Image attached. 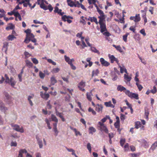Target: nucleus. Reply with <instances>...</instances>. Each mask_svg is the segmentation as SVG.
Listing matches in <instances>:
<instances>
[{"instance_id":"nucleus-32","label":"nucleus","mask_w":157,"mask_h":157,"mask_svg":"<svg viewBox=\"0 0 157 157\" xmlns=\"http://www.w3.org/2000/svg\"><path fill=\"white\" fill-rule=\"evenodd\" d=\"M124 77L125 80V82H129L130 81L131 79V77L129 76L128 75L124 74Z\"/></svg>"},{"instance_id":"nucleus-3","label":"nucleus","mask_w":157,"mask_h":157,"mask_svg":"<svg viewBox=\"0 0 157 157\" xmlns=\"http://www.w3.org/2000/svg\"><path fill=\"white\" fill-rule=\"evenodd\" d=\"M11 126L13 128V129L17 131L23 133L24 132V130L23 127H20V126L17 124H11Z\"/></svg>"},{"instance_id":"nucleus-62","label":"nucleus","mask_w":157,"mask_h":157,"mask_svg":"<svg viewBox=\"0 0 157 157\" xmlns=\"http://www.w3.org/2000/svg\"><path fill=\"white\" fill-rule=\"evenodd\" d=\"M39 76L41 78H43L45 76V75L43 73L40 71L39 72Z\"/></svg>"},{"instance_id":"nucleus-55","label":"nucleus","mask_w":157,"mask_h":157,"mask_svg":"<svg viewBox=\"0 0 157 157\" xmlns=\"http://www.w3.org/2000/svg\"><path fill=\"white\" fill-rule=\"evenodd\" d=\"M50 100H49L47 102V108L48 109H52V106L50 104Z\"/></svg>"},{"instance_id":"nucleus-35","label":"nucleus","mask_w":157,"mask_h":157,"mask_svg":"<svg viewBox=\"0 0 157 157\" xmlns=\"http://www.w3.org/2000/svg\"><path fill=\"white\" fill-rule=\"evenodd\" d=\"M98 18L100 19V20L99 22H98V23H99L100 25L102 24H105L103 22V20L105 19L106 17L102 18L101 17H98Z\"/></svg>"},{"instance_id":"nucleus-12","label":"nucleus","mask_w":157,"mask_h":157,"mask_svg":"<svg viewBox=\"0 0 157 157\" xmlns=\"http://www.w3.org/2000/svg\"><path fill=\"white\" fill-rule=\"evenodd\" d=\"M34 97V95L33 94H32L31 95L29 96L28 97V100L29 102L30 105L31 106H33V104L32 102V99Z\"/></svg>"},{"instance_id":"nucleus-21","label":"nucleus","mask_w":157,"mask_h":157,"mask_svg":"<svg viewBox=\"0 0 157 157\" xmlns=\"http://www.w3.org/2000/svg\"><path fill=\"white\" fill-rule=\"evenodd\" d=\"M119 67L120 68V72L121 73H123L124 71L126 73L128 74L127 70L124 66L121 67L120 65H119Z\"/></svg>"},{"instance_id":"nucleus-63","label":"nucleus","mask_w":157,"mask_h":157,"mask_svg":"<svg viewBox=\"0 0 157 157\" xmlns=\"http://www.w3.org/2000/svg\"><path fill=\"white\" fill-rule=\"evenodd\" d=\"M82 45H81L82 48H84L85 47H86L87 45L86 44L84 40H82Z\"/></svg>"},{"instance_id":"nucleus-57","label":"nucleus","mask_w":157,"mask_h":157,"mask_svg":"<svg viewBox=\"0 0 157 157\" xmlns=\"http://www.w3.org/2000/svg\"><path fill=\"white\" fill-rule=\"evenodd\" d=\"M157 92V89L155 86H153V89L151 90V92L154 94L155 93Z\"/></svg>"},{"instance_id":"nucleus-25","label":"nucleus","mask_w":157,"mask_h":157,"mask_svg":"<svg viewBox=\"0 0 157 157\" xmlns=\"http://www.w3.org/2000/svg\"><path fill=\"white\" fill-rule=\"evenodd\" d=\"M90 50L93 52L97 53L98 54H100L99 51L94 47H90Z\"/></svg>"},{"instance_id":"nucleus-23","label":"nucleus","mask_w":157,"mask_h":157,"mask_svg":"<svg viewBox=\"0 0 157 157\" xmlns=\"http://www.w3.org/2000/svg\"><path fill=\"white\" fill-rule=\"evenodd\" d=\"M41 96L42 98L47 100L49 97V95L48 94H41Z\"/></svg>"},{"instance_id":"nucleus-2","label":"nucleus","mask_w":157,"mask_h":157,"mask_svg":"<svg viewBox=\"0 0 157 157\" xmlns=\"http://www.w3.org/2000/svg\"><path fill=\"white\" fill-rule=\"evenodd\" d=\"M124 93L131 98H134L136 99H138L139 98L137 94L131 92L129 90H126L124 92Z\"/></svg>"},{"instance_id":"nucleus-51","label":"nucleus","mask_w":157,"mask_h":157,"mask_svg":"<svg viewBox=\"0 0 157 157\" xmlns=\"http://www.w3.org/2000/svg\"><path fill=\"white\" fill-rule=\"evenodd\" d=\"M47 60L48 63H52V65H56V63L53 61L52 59H47Z\"/></svg>"},{"instance_id":"nucleus-5","label":"nucleus","mask_w":157,"mask_h":157,"mask_svg":"<svg viewBox=\"0 0 157 157\" xmlns=\"http://www.w3.org/2000/svg\"><path fill=\"white\" fill-rule=\"evenodd\" d=\"M131 20H133L135 22L139 21L140 20V17L139 14H136L135 16H132L130 18Z\"/></svg>"},{"instance_id":"nucleus-45","label":"nucleus","mask_w":157,"mask_h":157,"mask_svg":"<svg viewBox=\"0 0 157 157\" xmlns=\"http://www.w3.org/2000/svg\"><path fill=\"white\" fill-rule=\"evenodd\" d=\"M81 20L80 21V22L83 25H85L86 24V22L85 20L84 19V17L82 16L81 17Z\"/></svg>"},{"instance_id":"nucleus-41","label":"nucleus","mask_w":157,"mask_h":157,"mask_svg":"<svg viewBox=\"0 0 157 157\" xmlns=\"http://www.w3.org/2000/svg\"><path fill=\"white\" fill-rule=\"evenodd\" d=\"M96 2H95L94 3H93V2H91L90 0H88V2L89 5H90L92 4H93L95 6L97 10H98V9H99V8L98 7L97 5L96 4Z\"/></svg>"},{"instance_id":"nucleus-11","label":"nucleus","mask_w":157,"mask_h":157,"mask_svg":"<svg viewBox=\"0 0 157 157\" xmlns=\"http://www.w3.org/2000/svg\"><path fill=\"white\" fill-rule=\"evenodd\" d=\"M85 82H82L79 84L78 87L80 90L82 91H85V89L84 88L85 86Z\"/></svg>"},{"instance_id":"nucleus-61","label":"nucleus","mask_w":157,"mask_h":157,"mask_svg":"<svg viewBox=\"0 0 157 157\" xmlns=\"http://www.w3.org/2000/svg\"><path fill=\"white\" fill-rule=\"evenodd\" d=\"M129 144L128 143H126L124 146V149L125 151H127L129 149Z\"/></svg>"},{"instance_id":"nucleus-15","label":"nucleus","mask_w":157,"mask_h":157,"mask_svg":"<svg viewBox=\"0 0 157 157\" xmlns=\"http://www.w3.org/2000/svg\"><path fill=\"white\" fill-rule=\"evenodd\" d=\"M117 90L120 91L121 92L123 91L124 93V92L126 90H127L125 87L121 85H118L117 86Z\"/></svg>"},{"instance_id":"nucleus-1","label":"nucleus","mask_w":157,"mask_h":157,"mask_svg":"<svg viewBox=\"0 0 157 157\" xmlns=\"http://www.w3.org/2000/svg\"><path fill=\"white\" fill-rule=\"evenodd\" d=\"M98 129L101 131H104L106 133H108V130L107 128L106 127L103 123L101 121H99L98 125Z\"/></svg>"},{"instance_id":"nucleus-26","label":"nucleus","mask_w":157,"mask_h":157,"mask_svg":"<svg viewBox=\"0 0 157 157\" xmlns=\"http://www.w3.org/2000/svg\"><path fill=\"white\" fill-rule=\"evenodd\" d=\"M62 20L64 21H67V19L70 18L71 19H73V17H71L70 16H67L66 15H64L62 17Z\"/></svg>"},{"instance_id":"nucleus-54","label":"nucleus","mask_w":157,"mask_h":157,"mask_svg":"<svg viewBox=\"0 0 157 157\" xmlns=\"http://www.w3.org/2000/svg\"><path fill=\"white\" fill-rule=\"evenodd\" d=\"M125 141V140L124 139H121L120 141V144L123 147Z\"/></svg>"},{"instance_id":"nucleus-34","label":"nucleus","mask_w":157,"mask_h":157,"mask_svg":"<svg viewBox=\"0 0 157 157\" xmlns=\"http://www.w3.org/2000/svg\"><path fill=\"white\" fill-rule=\"evenodd\" d=\"M99 73V71L98 69L93 70L92 72V76L93 77L95 75H98Z\"/></svg>"},{"instance_id":"nucleus-39","label":"nucleus","mask_w":157,"mask_h":157,"mask_svg":"<svg viewBox=\"0 0 157 157\" xmlns=\"http://www.w3.org/2000/svg\"><path fill=\"white\" fill-rule=\"evenodd\" d=\"M45 121L46 122L47 125V126L48 127V128L49 129H52V127L50 126V123L49 122V121L48 120L47 118H46L45 119Z\"/></svg>"},{"instance_id":"nucleus-10","label":"nucleus","mask_w":157,"mask_h":157,"mask_svg":"<svg viewBox=\"0 0 157 157\" xmlns=\"http://www.w3.org/2000/svg\"><path fill=\"white\" fill-rule=\"evenodd\" d=\"M95 110L98 113H101L103 107L101 105L97 104L95 106Z\"/></svg>"},{"instance_id":"nucleus-38","label":"nucleus","mask_w":157,"mask_h":157,"mask_svg":"<svg viewBox=\"0 0 157 157\" xmlns=\"http://www.w3.org/2000/svg\"><path fill=\"white\" fill-rule=\"evenodd\" d=\"M157 147V142H155L153 144H152V146L150 148V150L154 151Z\"/></svg>"},{"instance_id":"nucleus-48","label":"nucleus","mask_w":157,"mask_h":157,"mask_svg":"<svg viewBox=\"0 0 157 157\" xmlns=\"http://www.w3.org/2000/svg\"><path fill=\"white\" fill-rule=\"evenodd\" d=\"M87 148L89 150V152L91 153V144L90 143H89L87 144Z\"/></svg>"},{"instance_id":"nucleus-43","label":"nucleus","mask_w":157,"mask_h":157,"mask_svg":"<svg viewBox=\"0 0 157 157\" xmlns=\"http://www.w3.org/2000/svg\"><path fill=\"white\" fill-rule=\"evenodd\" d=\"M65 60L66 62L68 63L69 64H70V59L69 57L67 56L66 55L64 56Z\"/></svg>"},{"instance_id":"nucleus-60","label":"nucleus","mask_w":157,"mask_h":157,"mask_svg":"<svg viewBox=\"0 0 157 157\" xmlns=\"http://www.w3.org/2000/svg\"><path fill=\"white\" fill-rule=\"evenodd\" d=\"M17 144L16 141H12L10 144L11 146L16 147L17 146Z\"/></svg>"},{"instance_id":"nucleus-53","label":"nucleus","mask_w":157,"mask_h":157,"mask_svg":"<svg viewBox=\"0 0 157 157\" xmlns=\"http://www.w3.org/2000/svg\"><path fill=\"white\" fill-rule=\"evenodd\" d=\"M85 40L86 42L88 45L90 47H91L92 45L90 44L89 42V37L86 38V39H85Z\"/></svg>"},{"instance_id":"nucleus-4","label":"nucleus","mask_w":157,"mask_h":157,"mask_svg":"<svg viewBox=\"0 0 157 157\" xmlns=\"http://www.w3.org/2000/svg\"><path fill=\"white\" fill-rule=\"evenodd\" d=\"M34 37V35L32 33L26 36V38L25 39L24 42L26 44L29 43V41H30V40L33 38Z\"/></svg>"},{"instance_id":"nucleus-20","label":"nucleus","mask_w":157,"mask_h":157,"mask_svg":"<svg viewBox=\"0 0 157 157\" xmlns=\"http://www.w3.org/2000/svg\"><path fill=\"white\" fill-rule=\"evenodd\" d=\"M89 133L92 135L96 131V129L93 127H90L88 128Z\"/></svg>"},{"instance_id":"nucleus-42","label":"nucleus","mask_w":157,"mask_h":157,"mask_svg":"<svg viewBox=\"0 0 157 157\" xmlns=\"http://www.w3.org/2000/svg\"><path fill=\"white\" fill-rule=\"evenodd\" d=\"M53 130L55 133L54 135L55 136H57L59 133V131L57 129V128H53Z\"/></svg>"},{"instance_id":"nucleus-14","label":"nucleus","mask_w":157,"mask_h":157,"mask_svg":"<svg viewBox=\"0 0 157 157\" xmlns=\"http://www.w3.org/2000/svg\"><path fill=\"white\" fill-rule=\"evenodd\" d=\"M100 26L101 29L100 32L101 33H103L104 32L107 31L106 26L105 24H102L100 25Z\"/></svg>"},{"instance_id":"nucleus-30","label":"nucleus","mask_w":157,"mask_h":157,"mask_svg":"<svg viewBox=\"0 0 157 157\" xmlns=\"http://www.w3.org/2000/svg\"><path fill=\"white\" fill-rule=\"evenodd\" d=\"M108 56L109 59H110L111 60V63H113L115 61L116 58H115L114 56L112 55H111L109 54L108 55Z\"/></svg>"},{"instance_id":"nucleus-27","label":"nucleus","mask_w":157,"mask_h":157,"mask_svg":"<svg viewBox=\"0 0 157 157\" xmlns=\"http://www.w3.org/2000/svg\"><path fill=\"white\" fill-rule=\"evenodd\" d=\"M97 11L100 15V16L98 17H101L102 18L106 17V16L105 15L104 12L102 11L99 9H98Z\"/></svg>"},{"instance_id":"nucleus-13","label":"nucleus","mask_w":157,"mask_h":157,"mask_svg":"<svg viewBox=\"0 0 157 157\" xmlns=\"http://www.w3.org/2000/svg\"><path fill=\"white\" fill-rule=\"evenodd\" d=\"M93 90H91L90 92H87L86 93V96L87 98L88 99V100L90 101H92V97L91 96H92V91Z\"/></svg>"},{"instance_id":"nucleus-18","label":"nucleus","mask_w":157,"mask_h":157,"mask_svg":"<svg viewBox=\"0 0 157 157\" xmlns=\"http://www.w3.org/2000/svg\"><path fill=\"white\" fill-rule=\"evenodd\" d=\"M16 83V82L14 80L13 78L12 77H11L10 78V83L9 84H10L12 87H14Z\"/></svg>"},{"instance_id":"nucleus-31","label":"nucleus","mask_w":157,"mask_h":157,"mask_svg":"<svg viewBox=\"0 0 157 157\" xmlns=\"http://www.w3.org/2000/svg\"><path fill=\"white\" fill-rule=\"evenodd\" d=\"M26 65L29 68H30L32 67L33 64L32 62L29 60H26L25 61Z\"/></svg>"},{"instance_id":"nucleus-47","label":"nucleus","mask_w":157,"mask_h":157,"mask_svg":"<svg viewBox=\"0 0 157 157\" xmlns=\"http://www.w3.org/2000/svg\"><path fill=\"white\" fill-rule=\"evenodd\" d=\"M4 95L5 96V97L6 98V99L7 100H10L11 98V97L9 95V94L7 93V92H5L4 94Z\"/></svg>"},{"instance_id":"nucleus-59","label":"nucleus","mask_w":157,"mask_h":157,"mask_svg":"<svg viewBox=\"0 0 157 157\" xmlns=\"http://www.w3.org/2000/svg\"><path fill=\"white\" fill-rule=\"evenodd\" d=\"M31 29H28L27 30H25V32L26 33V36L28 35H29L30 34H31Z\"/></svg>"},{"instance_id":"nucleus-9","label":"nucleus","mask_w":157,"mask_h":157,"mask_svg":"<svg viewBox=\"0 0 157 157\" xmlns=\"http://www.w3.org/2000/svg\"><path fill=\"white\" fill-rule=\"evenodd\" d=\"M55 110L56 112V116L60 117L63 121H65V119H64L63 116V113H60L59 112L57 111V109H56V108H55Z\"/></svg>"},{"instance_id":"nucleus-17","label":"nucleus","mask_w":157,"mask_h":157,"mask_svg":"<svg viewBox=\"0 0 157 157\" xmlns=\"http://www.w3.org/2000/svg\"><path fill=\"white\" fill-rule=\"evenodd\" d=\"M37 144H38L40 148H42L43 147V142L42 140L39 138H36Z\"/></svg>"},{"instance_id":"nucleus-40","label":"nucleus","mask_w":157,"mask_h":157,"mask_svg":"<svg viewBox=\"0 0 157 157\" xmlns=\"http://www.w3.org/2000/svg\"><path fill=\"white\" fill-rule=\"evenodd\" d=\"M141 124L140 122H136L135 123V127L136 129H138L141 126Z\"/></svg>"},{"instance_id":"nucleus-37","label":"nucleus","mask_w":157,"mask_h":157,"mask_svg":"<svg viewBox=\"0 0 157 157\" xmlns=\"http://www.w3.org/2000/svg\"><path fill=\"white\" fill-rule=\"evenodd\" d=\"M51 119L53 121H55L56 123L58 122V120L57 117L53 114L51 115Z\"/></svg>"},{"instance_id":"nucleus-16","label":"nucleus","mask_w":157,"mask_h":157,"mask_svg":"<svg viewBox=\"0 0 157 157\" xmlns=\"http://www.w3.org/2000/svg\"><path fill=\"white\" fill-rule=\"evenodd\" d=\"M88 21H90L91 22H95L97 25L98 24L97 19L94 17H89V18H88Z\"/></svg>"},{"instance_id":"nucleus-8","label":"nucleus","mask_w":157,"mask_h":157,"mask_svg":"<svg viewBox=\"0 0 157 157\" xmlns=\"http://www.w3.org/2000/svg\"><path fill=\"white\" fill-rule=\"evenodd\" d=\"M100 62L102 66L107 67L110 64L109 63L105 60L103 58L100 59Z\"/></svg>"},{"instance_id":"nucleus-58","label":"nucleus","mask_w":157,"mask_h":157,"mask_svg":"<svg viewBox=\"0 0 157 157\" xmlns=\"http://www.w3.org/2000/svg\"><path fill=\"white\" fill-rule=\"evenodd\" d=\"M143 143L144 144V147L145 148H147L149 146L148 143L146 140H144Z\"/></svg>"},{"instance_id":"nucleus-22","label":"nucleus","mask_w":157,"mask_h":157,"mask_svg":"<svg viewBox=\"0 0 157 157\" xmlns=\"http://www.w3.org/2000/svg\"><path fill=\"white\" fill-rule=\"evenodd\" d=\"M104 104L106 107H111V108H113L115 107V106L112 104L111 101H109L108 102H105Z\"/></svg>"},{"instance_id":"nucleus-19","label":"nucleus","mask_w":157,"mask_h":157,"mask_svg":"<svg viewBox=\"0 0 157 157\" xmlns=\"http://www.w3.org/2000/svg\"><path fill=\"white\" fill-rule=\"evenodd\" d=\"M75 7H81L82 9L85 10L86 11V9L85 7L82 4L79 3L78 1H77L76 2V4L75 5Z\"/></svg>"},{"instance_id":"nucleus-29","label":"nucleus","mask_w":157,"mask_h":157,"mask_svg":"<svg viewBox=\"0 0 157 157\" xmlns=\"http://www.w3.org/2000/svg\"><path fill=\"white\" fill-rule=\"evenodd\" d=\"M50 81L52 85H54L57 82V80L55 77L53 76L51 77L50 79Z\"/></svg>"},{"instance_id":"nucleus-52","label":"nucleus","mask_w":157,"mask_h":157,"mask_svg":"<svg viewBox=\"0 0 157 157\" xmlns=\"http://www.w3.org/2000/svg\"><path fill=\"white\" fill-rule=\"evenodd\" d=\"M88 111L89 112H91L93 114L95 115L96 114V113L94 110L90 107L88 109Z\"/></svg>"},{"instance_id":"nucleus-28","label":"nucleus","mask_w":157,"mask_h":157,"mask_svg":"<svg viewBox=\"0 0 157 157\" xmlns=\"http://www.w3.org/2000/svg\"><path fill=\"white\" fill-rule=\"evenodd\" d=\"M14 28V25L12 23H9L8 26L6 28V29L8 30L10 29H13Z\"/></svg>"},{"instance_id":"nucleus-6","label":"nucleus","mask_w":157,"mask_h":157,"mask_svg":"<svg viewBox=\"0 0 157 157\" xmlns=\"http://www.w3.org/2000/svg\"><path fill=\"white\" fill-rule=\"evenodd\" d=\"M0 110L1 111L5 113L8 110L7 108L5 107L3 102L0 101Z\"/></svg>"},{"instance_id":"nucleus-56","label":"nucleus","mask_w":157,"mask_h":157,"mask_svg":"<svg viewBox=\"0 0 157 157\" xmlns=\"http://www.w3.org/2000/svg\"><path fill=\"white\" fill-rule=\"evenodd\" d=\"M19 153L21 154L23 153H28L27 151L25 149L20 150L19 151Z\"/></svg>"},{"instance_id":"nucleus-50","label":"nucleus","mask_w":157,"mask_h":157,"mask_svg":"<svg viewBox=\"0 0 157 157\" xmlns=\"http://www.w3.org/2000/svg\"><path fill=\"white\" fill-rule=\"evenodd\" d=\"M136 85L137 86L139 90L140 91L143 88L142 86L141 85L139 84L138 82L136 83Z\"/></svg>"},{"instance_id":"nucleus-46","label":"nucleus","mask_w":157,"mask_h":157,"mask_svg":"<svg viewBox=\"0 0 157 157\" xmlns=\"http://www.w3.org/2000/svg\"><path fill=\"white\" fill-rule=\"evenodd\" d=\"M60 71L59 68L57 67L53 68L52 70V72L54 73H56Z\"/></svg>"},{"instance_id":"nucleus-24","label":"nucleus","mask_w":157,"mask_h":157,"mask_svg":"<svg viewBox=\"0 0 157 157\" xmlns=\"http://www.w3.org/2000/svg\"><path fill=\"white\" fill-rule=\"evenodd\" d=\"M54 104L55 105V109L56 108V109H57V108H59L61 106L60 102L59 100L55 101L54 102Z\"/></svg>"},{"instance_id":"nucleus-33","label":"nucleus","mask_w":157,"mask_h":157,"mask_svg":"<svg viewBox=\"0 0 157 157\" xmlns=\"http://www.w3.org/2000/svg\"><path fill=\"white\" fill-rule=\"evenodd\" d=\"M16 38V37L13 35H10L7 37L8 40L10 41H12Z\"/></svg>"},{"instance_id":"nucleus-36","label":"nucleus","mask_w":157,"mask_h":157,"mask_svg":"<svg viewBox=\"0 0 157 157\" xmlns=\"http://www.w3.org/2000/svg\"><path fill=\"white\" fill-rule=\"evenodd\" d=\"M5 82L6 83H10V80L8 76V75L6 74L5 75Z\"/></svg>"},{"instance_id":"nucleus-49","label":"nucleus","mask_w":157,"mask_h":157,"mask_svg":"<svg viewBox=\"0 0 157 157\" xmlns=\"http://www.w3.org/2000/svg\"><path fill=\"white\" fill-rule=\"evenodd\" d=\"M31 60L33 63L35 64H37L39 63L38 61L35 58H31Z\"/></svg>"},{"instance_id":"nucleus-7","label":"nucleus","mask_w":157,"mask_h":157,"mask_svg":"<svg viewBox=\"0 0 157 157\" xmlns=\"http://www.w3.org/2000/svg\"><path fill=\"white\" fill-rule=\"evenodd\" d=\"M77 2L76 0H67V4L70 7H75Z\"/></svg>"},{"instance_id":"nucleus-44","label":"nucleus","mask_w":157,"mask_h":157,"mask_svg":"<svg viewBox=\"0 0 157 157\" xmlns=\"http://www.w3.org/2000/svg\"><path fill=\"white\" fill-rule=\"evenodd\" d=\"M40 6L41 8L44 10H46L48 9L47 6L45 5L44 2L40 5Z\"/></svg>"},{"instance_id":"nucleus-64","label":"nucleus","mask_w":157,"mask_h":157,"mask_svg":"<svg viewBox=\"0 0 157 157\" xmlns=\"http://www.w3.org/2000/svg\"><path fill=\"white\" fill-rule=\"evenodd\" d=\"M106 32H104L103 33V34L105 36H110L111 35V34L108 32L107 31H105Z\"/></svg>"}]
</instances>
